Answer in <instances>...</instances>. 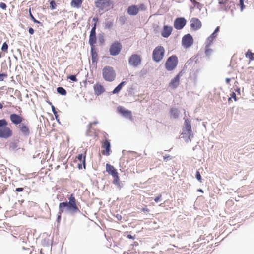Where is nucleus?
I'll list each match as a JSON object with an SVG mask.
<instances>
[{"instance_id": "nucleus-1", "label": "nucleus", "mask_w": 254, "mask_h": 254, "mask_svg": "<svg viewBox=\"0 0 254 254\" xmlns=\"http://www.w3.org/2000/svg\"><path fill=\"white\" fill-rule=\"evenodd\" d=\"M68 201L60 202L59 204V212L57 215V222H60L62 218V214L66 213L71 215L76 214H82V212L77 206V201L75 199L73 194H70L68 197Z\"/></svg>"}, {"instance_id": "nucleus-2", "label": "nucleus", "mask_w": 254, "mask_h": 254, "mask_svg": "<svg viewBox=\"0 0 254 254\" xmlns=\"http://www.w3.org/2000/svg\"><path fill=\"white\" fill-rule=\"evenodd\" d=\"M184 126L182 128V133L181 135H182L181 137L186 138L185 141L188 143L191 141L194 135L191 129L190 119L185 118L184 117Z\"/></svg>"}, {"instance_id": "nucleus-3", "label": "nucleus", "mask_w": 254, "mask_h": 254, "mask_svg": "<svg viewBox=\"0 0 254 254\" xmlns=\"http://www.w3.org/2000/svg\"><path fill=\"white\" fill-rule=\"evenodd\" d=\"M102 76L106 81L112 82L116 78V71L112 66L106 65L102 69Z\"/></svg>"}, {"instance_id": "nucleus-4", "label": "nucleus", "mask_w": 254, "mask_h": 254, "mask_svg": "<svg viewBox=\"0 0 254 254\" xmlns=\"http://www.w3.org/2000/svg\"><path fill=\"white\" fill-rule=\"evenodd\" d=\"M12 185L15 187V189L13 190L14 192H16L17 196H20L22 198L26 197L29 193V188L25 185H22L19 187L18 182L15 181V183H12Z\"/></svg>"}, {"instance_id": "nucleus-5", "label": "nucleus", "mask_w": 254, "mask_h": 254, "mask_svg": "<svg viewBox=\"0 0 254 254\" xmlns=\"http://www.w3.org/2000/svg\"><path fill=\"white\" fill-rule=\"evenodd\" d=\"M165 49L162 46H158L154 48L152 52V60L154 62L158 63L163 58L165 55Z\"/></svg>"}, {"instance_id": "nucleus-6", "label": "nucleus", "mask_w": 254, "mask_h": 254, "mask_svg": "<svg viewBox=\"0 0 254 254\" xmlns=\"http://www.w3.org/2000/svg\"><path fill=\"white\" fill-rule=\"evenodd\" d=\"M178 63V59L177 56L175 55H173L167 59L165 63V68L167 71H172L177 67Z\"/></svg>"}, {"instance_id": "nucleus-7", "label": "nucleus", "mask_w": 254, "mask_h": 254, "mask_svg": "<svg viewBox=\"0 0 254 254\" xmlns=\"http://www.w3.org/2000/svg\"><path fill=\"white\" fill-rule=\"evenodd\" d=\"M94 4L100 12L109 8L113 4V1L112 0H96L94 1Z\"/></svg>"}, {"instance_id": "nucleus-8", "label": "nucleus", "mask_w": 254, "mask_h": 254, "mask_svg": "<svg viewBox=\"0 0 254 254\" xmlns=\"http://www.w3.org/2000/svg\"><path fill=\"white\" fill-rule=\"evenodd\" d=\"M122 48L121 43L118 41H114L110 46L109 48V52L110 55L116 56L118 55L121 52Z\"/></svg>"}, {"instance_id": "nucleus-9", "label": "nucleus", "mask_w": 254, "mask_h": 254, "mask_svg": "<svg viewBox=\"0 0 254 254\" xmlns=\"http://www.w3.org/2000/svg\"><path fill=\"white\" fill-rule=\"evenodd\" d=\"M194 42L192 36L188 33L184 35L182 38V45L185 48H188L191 47Z\"/></svg>"}, {"instance_id": "nucleus-10", "label": "nucleus", "mask_w": 254, "mask_h": 254, "mask_svg": "<svg viewBox=\"0 0 254 254\" xmlns=\"http://www.w3.org/2000/svg\"><path fill=\"white\" fill-rule=\"evenodd\" d=\"M142 59L138 54H134L131 55L128 59L129 64L134 67H136L141 64Z\"/></svg>"}, {"instance_id": "nucleus-11", "label": "nucleus", "mask_w": 254, "mask_h": 254, "mask_svg": "<svg viewBox=\"0 0 254 254\" xmlns=\"http://www.w3.org/2000/svg\"><path fill=\"white\" fill-rule=\"evenodd\" d=\"M117 112L124 118L130 120L132 119V117L131 111L125 108L123 106H119L117 108Z\"/></svg>"}, {"instance_id": "nucleus-12", "label": "nucleus", "mask_w": 254, "mask_h": 254, "mask_svg": "<svg viewBox=\"0 0 254 254\" xmlns=\"http://www.w3.org/2000/svg\"><path fill=\"white\" fill-rule=\"evenodd\" d=\"M187 20L184 17L176 18L174 21V27L177 30H181L186 25Z\"/></svg>"}, {"instance_id": "nucleus-13", "label": "nucleus", "mask_w": 254, "mask_h": 254, "mask_svg": "<svg viewBox=\"0 0 254 254\" xmlns=\"http://www.w3.org/2000/svg\"><path fill=\"white\" fill-rule=\"evenodd\" d=\"M12 130L7 126L0 128V138H9L12 136Z\"/></svg>"}, {"instance_id": "nucleus-14", "label": "nucleus", "mask_w": 254, "mask_h": 254, "mask_svg": "<svg viewBox=\"0 0 254 254\" xmlns=\"http://www.w3.org/2000/svg\"><path fill=\"white\" fill-rule=\"evenodd\" d=\"M10 119L12 123L16 126L21 124L24 120V118L16 113H12L10 115Z\"/></svg>"}, {"instance_id": "nucleus-15", "label": "nucleus", "mask_w": 254, "mask_h": 254, "mask_svg": "<svg viewBox=\"0 0 254 254\" xmlns=\"http://www.w3.org/2000/svg\"><path fill=\"white\" fill-rule=\"evenodd\" d=\"M17 127L24 136L28 137L30 134V128L27 124L22 123L17 126Z\"/></svg>"}, {"instance_id": "nucleus-16", "label": "nucleus", "mask_w": 254, "mask_h": 254, "mask_svg": "<svg viewBox=\"0 0 254 254\" xmlns=\"http://www.w3.org/2000/svg\"><path fill=\"white\" fill-rule=\"evenodd\" d=\"M111 143L109 140L105 139L102 143V148L104 149V151H102L103 155L109 156L111 152Z\"/></svg>"}, {"instance_id": "nucleus-17", "label": "nucleus", "mask_w": 254, "mask_h": 254, "mask_svg": "<svg viewBox=\"0 0 254 254\" xmlns=\"http://www.w3.org/2000/svg\"><path fill=\"white\" fill-rule=\"evenodd\" d=\"M190 28L193 31L199 30L202 26L201 22L197 18H192L190 20Z\"/></svg>"}, {"instance_id": "nucleus-18", "label": "nucleus", "mask_w": 254, "mask_h": 254, "mask_svg": "<svg viewBox=\"0 0 254 254\" xmlns=\"http://www.w3.org/2000/svg\"><path fill=\"white\" fill-rule=\"evenodd\" d=\"M220 29L219 26L216 27L213 32L207 38L206 47H210L212 45L214 40L217 37L218 33L220 31Z\"/></svg>"}, {"instance_id": "nucleus-19", "label": "nucleus", "mask_w": 254, "mask_h": 254, "mask_svg": "<svg viewBox=\"0 0 254 254\" xmlns=\"http://www.w3.org/2000/svg\"><path fill=\"white\" fill-rule=\"evenodd\" d=\"M20 142V140L19 138H14L12 140V141L10 142L9 144V150L10 151H14L15 150H19L21 149L22 151H25V149L22 148H17L18 146V144Z\"/></svg>"}, {"instance_id": "nucleus-20", "label": "nucleus", "mask_w": 254, "mask_h": 254, "mask_svg": "<svg viewBox=\"0 0 254 254\" xmlns=\"http://www.w3.org/2000/svg\"><path fill=\"white\" fill-rule=\"evenodd\" d=\"M235 4L234 1H227V4L224 5V6H220L219 8V11H225L227 12L228 10H231V12H233V9H235Z\"/></svg>"}, {"instance_id": "nucleus-21", "label": "nucleus", "mask_w": 254, "mask_h": 254, "mask_svg": "<svg viewBox=\"0 0 254 254\" xmlns=\"http://www.w3.org/2000/svg\"><path fill=\"white\" fill-rule=\"evenodd\" d=\"M106 169L107 172H108L109 174L111 175L113 179L119 176L118 172L113 165L107 163L106 164Z\"/></svg>"}, {"instance_id": "nucleus-22", "label": "nucleus", "mask_w": 254, "mask_h": 254, "mask_svg": "<svg viewBox=\"0 0 254 254\" xmlns=\"http://www.w3.org/2000/svg\"><path fill=\"white\" fill-rule=\"evenodd\" d=\"M172 30V26L165 25L161 33V36L164 38H168L171 35Z\"/></svg>"}, {"instance_id": "nucleus-23", "label": "nucleus", "mask_w": 254, "mask_h": 254, "mask_svg": "<svg viewBox=\"0 0 254 254\" xmlns=\"http://www.w3.org/2000/svg\"><path fill=\"white\" fill-rule=\"evenodd\" d=\"M90 55L92 59V63L96 64L98 59L97 50L95 46H91Z\"/></svg>"}, {"instance_id": "nucleus-24", "label": "nucleus", "mask_w": 254, "mask_h": 254, "mask_svg": "<svg viewBox=\"0 0 254 254\" xmlns=\"http://www.w3.org/2000/svg\"><path fill=\"white\" fill-rule=\"evenodd\" d=\"M94 94L96 96H100L105 91V89L103 85L99 83H97L93 86Z\"/></svg>"}, {"instance_id": "nucleus-25", "label": "nucleus", "mask_w": 254, "mask_h": 254, "mask_svg": "<svg viewBox=\"0 0 254 254\" xmlns=\"http://www.w3.org/2000/svg\"><path fill=\"white\" fill-rule=\"evenodd\" d=\"M127 13L130 16H136L138 13V5H131L127 8Z\"/></svg>"}, {"instance_id": "nucleus-26", "label": "nucleus", "mask_w": 254, "mask_h": 254, "mask_svg": "<svg viewBox=\"0 0 254 254\" xmlns=\"http://www.w3.org/2000/svg\"><path fill=\"white\" fill-rule=\"evenodd\" d=\"M97 42V34L96 32H90L88 43L90 46H95V44Z\"/></svg>"}, {"instance_id": "nucleus-27", "label": "nucleus", "mask_w": 254, "mask_h": 254, "mask_svg": "<svg viewBox=\"0 0 254 254\" xmlns=\"http://www.w3.org/2000/svg\"><path fill=\"white\" fill-rule=\"evenodd\" d=\"M112 183L113 184L117 186L118 189L119 190H121L124 187L125 184V181H121L120 180V178L119 176L113 179Z\"/></svg>"}, {"instance_id": "nucleus-28", "label": "nucleus", "mask_w": 254, "mask_h": 254, "mask_svg": "<svg viewBox=\"0 0 254 254\" xmlns=\"http://www.w3.org/2000/svg\"><path fill=\"white\" fill-rule=\"evenodd\" d=\"M195 58H190L189 59L187 62L185 63L183 69H184L186 70L189 66H193V67L197 64V62L198 59L195 60Z\"/></svg>"}, {"instance_id": "nucleus-29", "label": "nucleus", "mask_w": 254, "mask_h": 254, "mask_svg": "<svg viewBox=\"0 0 254 254\" xmlns=\"http://www.w3.org/2000/svg\"><path fill=\"white\" fill-rule=\"evenodd\" d=\"M180 78L176 75L171 79L169 86L172 87L173 89L176 88L179 85Z\"/></svg>"}, {"instance_id": "nucleus-30", "label": "nucleus", "mask_w": 254, "mask_h": 254, "mask_svg": "<svg viewBox=\"0 0 254 254\" xmlns=\"http://www.w3.org/2000/svg\"><path fill=\"white\" fill-rule=\"evenodd\" d=\"M170 114L173 118L176 119L179 118L180 111L177 108L172 107L170 109Z\"/></svg>"}, {"instance_id": "nucleus-31", "label": "nucleus", "mask_w": 254, "mask_h": 254, "mask_svg": "<svg viewBox=\"0 0 254 254\" xmlns=\"http://www.w3.org/2000/svg\"><path fill=\"white\" fill-rule=\"evenodd\" d=\"M127 83L126 81H122L120 83H119L112 91V93L113 94H118L120 91L121 90L123 86Z\"/></svg>"}, {"instance_id": "nucleus-32", "label": "nucleus", "mask_w": 254, "mask_h": 254, "mask_svg": "<svg viewBox=\"0 0 254 254\" xmlns=\"http://www.w3.org/2000/svg\"><path fill=\"white\" fill-rule=\"evenodd\" d=\"M114 25L113 20H109L108 19H105L104 28L105 29H107L109 30H111Z\"/></svg>"}, {"instance_id": "nucleus-33", "label": "nucleus", "mask_w": 254, "mask_h": 254, "mask_svg": "<svg viewBox=\"0 0 254 254\" xmlns=\"http://www.w3.org/2000/svg\"><path fill=\"white\" fill-rule=\"evenodd\" d=\"M83 0H72L70 4L72 7L79 8Z\"/></svg>"}, {"instance_id": "nucleus-34", "label": "nucleus", "mask_w": 254, "mask_h": 254, "mask_svg": "<svg viewBox=\"0 0 254 254\" xmlns=\"http://www.w3.org/2000/svg\"><path fill=\"white\" fill-rule=\"evenodd\" d=\"M77 160L79 162H82L83 163V167L85 169L86 167V154H83L82 153L79 154L77 156Z\"/></svg>"}, {"instance_id": "nucleus-35", "label": "nucleus", "mask_w": 254, "mask_h": 254, "mask_svg": "<svg viewBox=\"0 0 254 254\" xmlns=\"http://www.w3.org/2000/svg\"><path fill=\"white\" fill-rule=\"evenodd\" d=\"M56 90L58 94L63 96H65L67 94L66 90L63 87H57Z\"/></svg>"}, {"instance_id": "nucleus-36", "label": "nucleus", "mask_w": 254, "mask_h": 254, "mask_svg": "<svg viewBox=\"0 0 254 254\" xmlns=\"http://www.w3.org/2000/svg\"><path fill=\"white\" fill-rule=\"evenodd\" d=\"M28 12H29V16H30V19H31V20L35 23L36 24H40L41 25H42V23H41V22H40L39 21L37 20V19H35V18L34 17V16L33 15V14H32L31 13V8H30L29 9V10H28Z\"/></svg>"}, {"instance_id": "nucleus-37", "label": "nucleus", "mask_w": 254, "mask_h": 254, "mask_svg": "<svg viewBox=\"0 0 254 254\" xmlns=\"http://www.w3.org/2000/svg\"><path fill=\"white\" fill-rule=\"evenodd\" d=\"M98 41L100 45H103L105 42L104 33L101 32L98 34Z\"/></svg>"}, {"instance_id": "nucleus-38", "label": "nucleus", "mask_w": 254, "mask_h": 254, "mask_svg": "<svg viewBox=\"0 0 254 254\" xmlns=\"http://www.w3.org/2000/svg\"><path fill=\"white\" fill-rule=\"evenodd\" d=\"M52 112L53 113L54 116H55V119L56 120V121H57L58 123H59V124H60V120H59V115L58 114V112L56 109V108L55 107V106L54 105H52Z\"/></svg>"}, {"instance_id": "nucleus-39", "label": "nucleus", "mask_w": 254, "mask_h": 254, "mask_svg": "<svg viewBox=\"0 0 254 254\" xmlns=\"http://www.w3.org/2000/svg\"><path fill=\"white\" fill-rule=\"evenodd\" d=\"M200 70V69L199 68L195 69V68H193V67H192V69L191 70V73H192L195 80H196L197 76L199 73Z\"/></svg>"}, {"instance_id": "nucleus-40", "label": "nucleus", "mask_w": 254, "mask_h": 254, "mask_svg": "<svg viewBox=\"0 0 254 254\" xmlns=\"http://www.w3.org/2000/svg\"><path fill=\"white\" fill-rule=\"evenodd\" d=\"M254 54L250 50H248V51L245 53V56L249 58L251 61L254 60Z\"/></svg>"}, {"instance_id": "nucleus-41", "label": "nucleus", "mask_w": 254, "mask_h": 254, "mask_svg": "<svg viewBox=\"0 0 254 254\" xmlns=\"http://www.w3.org/2000/svg\"><path fill=\"white\" fill-rule=\"evenodd\" d=\"M127 20V18L125 15H122L119 17L118 19L119 22L121 26L124 25Z\"/></svg>"}, {"instance_id": "nucleus-42", "label": "nucleus", "mask_w": 254, "mask_h": 254, "mask_svg": "<svg viewBox=\"0 0 254 254\" xmlns=\"http://www.w3.org/2000/svg\"><path fill=\"white\" fill-rule=\"evenodd\" d=\"M48 2L50 4V7L51 10H54L56 8V3L54 0H49Z\"/></svg>"}, {"instance_id": "nucleus-43", "label": "nucleus", "mask_w": 254, "mask_h": 254, "mask_svg": "<svg viewBox=\"0 0 254 254\" xmlns=\"http://www.w3.org/2000/svg\"><path fill=\"white\" fill-rule=\"evenodd\" d=\"M8 122L5 119H0V128H3L7 126Z\"/></svg>"}, {"instance_id": "nucleus-44", "label": "nucleus", "mask_w": 254, "mask_h": 254, "mask_svg": "<svg viewBox=\"0 0 254 254\" xmlns=\"http://www.w3.org/2000/svg\"><path fill=\"white\" fill-rule=\"evenodd\" d=\"M67 78L68 79L70 80L71 81H72L73 82L77 81V79L76 78V75H75L70 74L67 76Z\"/></svg>"}, {"instance_id": "nucleus-45", "label": "nucleus", "mask_w": 254, "mask_h": 254, "mask_svg": "<svg viewBox=\"0 0 254 254\" xmlns=\"http://www.w3.org/2000/svg\"><path fill=\"white\" fill-rule=\"evenodd\" d=\"M212 52V50L211 48H209V47H206V45H205V54L206 56H209Z\"/></svg>"}, {"instance_id": "nucleus-46", "label": "nucleus", "mask_w": 254, "mask_h": 254, "mask_svg": "<svg viewBox=\"0 0 254 254\" xmlns=\"http://www.w3.org/2000/svg\"><path fill=\"white\" fill-rule=\"evenodd\" d=\"M195 177L199 182H202V179L199 171L197 170L195 174Z\"/></svg>"}, {"instance_id": "nucleus-47", "label": "nucleus", "mask_w": 254, "mask_h": 254, "mask_svg": "<svg viewBox=\"0 0 254 254\" xmlns=\"http://www.w3.org/2000/svg\"><path fill=\"white\" fill-rule=\"evenodd\" d=\"M138 12L139 11H145L146 9V7L144 3H141L138 5Z\"/></svg>"}, {"instance_id": "nucleus-48", "label": "nucleus", "mask_w": 254, "mask_h": 254, "mask_svg": "<svg viewBox=\"0 0 254 254\" xmlns=\"http://www.w3.org/2000/svg\"><path fill=\"white\" fill-rule=\"evenodd\" d=\"M8 45L6 42H4L2 45L1 50L3 52H7Z\"/></svg>"}, {"instance_id": "nucleus-49", "label": "nucleus", "mask_w": 254, "mask_h": 254, "mask_svg": "<svg viewBox=\"0 0 254 254\" xmlns=\"http://www.w3.org/2000/svg\"><path fill=\"white\" fill-rule=\"evenodd\" d=\"M42 244L44 247H48L49 246V240L48 239H44L42 241Z\"/></svg>"}, {"instance_id": "nucleus-50", "label": "nucleus", "mask_w": 254, "mask_h": 254, "mask_svg": "<svg viewBox=\"0 0 254 254\" xmlns=\"http://www.w3.org/2000/svg\"><path fill=\"white\" fill-rule=\"evenodd\" d=\"M7 77V74L6 73H0V81H3L4 78Z\"/></svg>"}, {"instance_id": "nucleus-51", "label": "nucleus", "mask_w": 254, "mask_h": 254, "mask_svg": "<svg viewBox=\"0 0 254 254\" xmlns=\"http://www.w3.org/2000/svg\"><path fill=\"white\" fill-rule=\"evenodd\" d=\"M163 160L164 161L167 162V161L170 160L172 159V157L170 155H165L164 156H163Z\"/></svg>"}, {"instance_id": "nucleus-52", "label": "nucleus", "mask_w": 254, "mask_h": 254, "mask_svg": "<svg viewBox=\"0 0 254 254\" xmlns=\"http://www.w3.org/2000/svg\"><path fill=\"white\" fill-rule=\"evenodd\" d=\"M126 153H131L133 154V156H135V155H136L137 154V153L136 152L132 151H127L125 150H123L122 151V153L124 155H125L126 154Z\"/></svg>"}, {"instance_id": "nucleus-53", "label": "nucleus", "mask_w": 254, "mask_h": 254, "mask_svg": "<svg viewBox=\"0 0 254 254\" xmlns=\"http://www.w3.org/2000/svg\"><path fill=\"white\" fill-rule=\"evenodd\" d=\"M218 3L221 5V6H224V5H226L227 4V1H228V0H218Z\"/></svg>"}, {"instance_id": "nucleus-54", "label": "nucleus", "mask_w": 254, "mask_h": 254, "mask_svg": "<svg viewBox=\"0 0 254 254\" xmlns=\"http://www.w3.org/2000/svg\"><path fill=\"white\" fill-rule=\"evenodd\" d=\"M161 194H159L158 196L154 198V200L155 202L158 203L161 201Z\"/></svg>"}, {"instance_id": "nucleus-55", "label": "nucleus", "mask_w": 254, "mask_h": 254, "mask_svg": "<svg viewBox=\"0 0 254 254\" xmlns=\"http://www.w3.org/2000/svg\"><path fill=\"white\" fill-rule=\"evenodd\" d=\"M0 8L3 10H6L7 5L5 3L1 2H0Z\"/></svg>"}, {"instance_id": "nucleus-56", "label": "nucleus", "mask_w": 254, "mask_h": 254, "mask_svg": "<svg viewBox=\"0 0 254 254\" xmlns=\"http://www.w3.org/2000/svg\"><path fill=\"white\" fill-rule=\"evenodd\" d=\"M97 23H94L92 25V28L90 31L96 32Z\"/></svg>"}, {"instance_id": "nucleus-57", "label": "nucleus", "mask_w": 254, "mask_h": 254, "mask_svg": "<svg viewBox=\"0 0 254 254\" xmlns=\"http://www.w3.org/2000/svg\"><path fill=\"white\" fill-rule=\"evenodd\" d=\"M97 23H94L92 25V28L90 31L96 32Z\"/></svg>"}, {"instance_id": "nucleus-58", "label": "nucleus", "mask_w": 254, "mask_h": 254, "mask_svg": "<svg viewBox=\"0 0 254 254\" xmlns=\"http://www.w3.org/2000/svg\"><path fill=\"white\" fill-rule=\"evenodd\" d=\"M190 1L195 7H196L199 3V2L197 1L196 0H190Z\"/></svg>"}, {"instance_id": "nucleus-59", "label": "nucleus", "mask_w": 254, "mask_h": 254, "mask_svg": "<svg viewBox=\"0 0 254 254\" xmlns=\"http://www.w3.org/2000/svg\"><path fill=\"white\" fill-rule=\"evenodd\" d=\"M28 32L30 35H33L34 33V30L32 27H29L28 29Z\"/></svg>"}, {"instance_id": "nucleus-60", "label": "nucleus", "mask_w": 254, "mask_h": 254, "mask_svg": "<svg viewBox=\"0 0 254 254\" xmlns=\"http://www.w3.org/2000/svg\"><path fill=\"white\" fill-rule=\"evenodd\" d=\"M92 21L94 22V23H97L99 22V19L97 16H95L93 19Z\"/></svg>"}, {"instance_id": "nucleus-61", "label": "nucleus", "mask_w": 254, "mask_h": 254, "mask_svg": "<svg viewBox=\"0 0 254 254\" xmlns=\"http://www.w3.org/2000/svg\"><path fill=\"white\" fill-rule=\"evenodd\" d=\"M127 238H128V239H129L134 240L135 238V235L132 236V235H131L130 234H128L127 236Z\"/></svg>"}, {"instance_id": "nucleus-62", "label": "nucleus", "mask_w": 254, "mask_h": 254, "mask_svg": "<svg viewBox=\"0 0 254 254\" xmlns=\"http://www.w3.org/2000/svg\"><path fill=\"white\" fill-rule=\"evenodd\" d=\"M82 166H83V163L82 162H78L77 163V168L80 170L82 169Z\"/></svg>"}, {"instance_id": "nucleus-63", "label": "nucleus", "mask_w": 254, "mask_h": 254, "mask_svg": "<svg viewBox=\"0 0 254 254\" xmlns=\"http://www.w3.org/2000/svg\"><path fill=\"white\" fill-rule=\"evenodd\" d=\"M142 211L144 212H148L149 211V210L148 208L146 207H143L141 209Z\"/></svg>"}, {"instance_id": "nucleus-64", "label": "nucleus", "mask_w": 254, "mask_h": 254, "mask_svg": "<svg viewBox=\"0 0 254 254\" xmlns=\"http://www.w3.org/2000/svg\"><path fill=\"white\" fill-rule=\"evenodd\" d=\"M116 218H117V219L118 220H121L122 219V216L120 215V214H117L116 215Z\"/></svg>"}]
</instances>
